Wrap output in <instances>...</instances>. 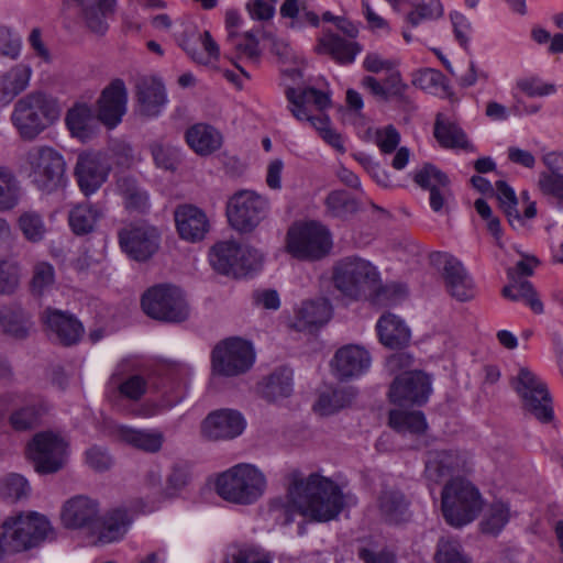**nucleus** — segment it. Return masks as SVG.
<instances>
[{
	"instance_id": "obj_10",
	"label": "nucleus",
	"mask_w": 563,
	"mask_h": 563,
	"mask_svg": "<svg viewBox=\"0 0 563 563\" xmlns=\"http://www.w3.org/2000/svg\"><path fill=\"white\" fill-rule=\"evenodd\" d=\"M512 386L519 395L522 408L542 423L554 418L552 397L547 384L528 367H520L512 379Z\"/></svg>"
},
{
	"instance_id": "obj_64",
	"label": "nucleus",
	"mask_w": 563,
	"mask_h": 563,
	"mask_svg": "<svg viewBox=\"0 0 563 563\" xmlns=\"http://www.w3.org/2000/svg\"><path fill=\"white\" fill-rule=\"evenodd\" d=\"M450 19L453 25L455 40L465 51H468L470 33L472 31L470 20L463 13L457 11L451 12Z\"/></svg>"
},
{
	"instance_id": "obj_35",
	"label": "nucleus",
	"mask_w": 563,
	"mask_h": 563,
	"mask_svg": "<svg viewBox=\"0 0 563 563\" xmlns=\"http://www.w3.org/2000/svg\"><path fill=\"white\" fill-rule=\"evenodd\" d=\"M507 276L509 284L503 288V296L512 301H523L536 313H541L543 311V306L537 298L532 284L526 278L515 276L512 271H507Z\"/></svg>"
},
{
	"instance_id": "obj_42",
	"label": "nucleus",
	"mask_w": 563,
	"mask_h": 563,
	"mask_svg": "<svg viewBox=\"0 0 563 563\" xmlns=\"http://www.w3.org/2000/svg\"><path fill=\"white\" fill-rule=\"evenodd\" d=\"M119 437L124 443L148 453L158 452L164 441V437L161 432L139 430L129 427L120 428Z\"/></svg>"
},
{
	"instance_id": "obj_44",
	"label": "nucleus",
	"mask_w": 563,
	"mask_h": 563,
	"mask_svg": "<svg viewBox=\"0 0 563 563\" xmlns=\"http://www.w3.org/2000/svg\"><path fill=\"white\" fill-rule=\"evenodd\" d=\"M46 411L42 401H33L13 410L9 416L10 427L18 432H24L37 427L41 417Z\"/></svg>"
},
{
	"instance_id": "obj_6",
	"label": "nucleus",
	"mask_w": 563,
	"mask_h": 563,
	"mask_svg": "<svg viewBox=\"0 0 563 563\" xmlns=\"http://www.w3.org/2000/svg\"><path fill=\"white\" fill-rule=\"evenodd\" d=\"M482 506L481 494L470 482L453 479L442 489V514L452 527L460 528L472 522L482 510Z\"/></svg>"
},
{
	"instance_id": "obj_49",
	"label": "nucleus",
	"mask_w": 563,
	"mask_h": 563,
	"mask_svg": "<svg viewBox=\"0 0 563 563\" xmlns=\"http://www.w3.org/2000/svg\"><path fill=\"white\" fill-rule=\"evenodd\" d=\"M190 479V471L186 464H174L166 478V486L161 492V499L178 497Z\"/></svg>"
},
{
	"instance_id": "obj_9",
	"label": "nucleus",
	"mask_w": 563,
	"mask_h": 563,
	"mask_svg": "<svg viewBox=\"0 0 563 563\" xmlns=\"http://www.w3.org/2000/svg\"><path fill=\"white\" fill-rule=\"evenodd\" d=\"M287 249L299 260L318 261L332 249V236L327 227L310 221L292 225L287 233Z\"/></svg>"
},
{
	"instance_id": "obj_21",
	"label": "nucleus",
	"mask_w": 563,
	"mask_h": 563,
	"mask_svg": "<svg viewBox=\"0 0 563 563\" xmlns=\"http://www.w3.org/2000/svg\"><path fill=\"white\" fill-rule=\"evenodd\" d=\"M110 167L96 154H80L75 166V177L85 196L95 194L107 180Z\"/></svg>"
},
{
	"instance_id": "obj_34",
	"label": "nucleus",
	"mask_w": 563,
	"mask_h": 563,
	"mask_svg": "<svg viewBox=\"0 0 563 563\" xmlns=\"http://www.w3.org/2000/svg\"><path fill=\"white\" fill-rule=\"evenodd\" d=\"M104 217L101 205L80 203L75 206L68 214V222L76 235H85L93 231L96 223Z\"/></svg>"
},
{
	"instance_id": "obj_32",
	"label": "nucleus",
	"mask_w": 563,
	"mask_h": 563,
	"mask_svg": "<svg viewBox=\"0 0 563 563\" xmlns=\"http://www.w3.org/2000/svg\"><path fill=\"white\" fill-rule=\"evenodd\" d=\"M382 517L389 523H400L409 519V501L398 489H384L378 498Z\"/></svg>"
},
{
	"instance_id": "obj_41",
	"label": "nucleus",
	"mask_w": 563,
	"mask_h": 563,
	"mask_svg": "<svg viewBox=\"0 0 563 563\" xmlns=\"http://www.w3.org/2000/svg\"><path fill=\"white\" fill-rule=\"evenodd\" d=\"M65 122L71 135L81 141H86L93 133L95 117L87 104L80 103L69 109Z\"/></svg>"
},
{
	"instance_id": "obj_17",
	"label": "nucleus",
	"mask_w": 563,
	"mask_h": 563,
	"mask_svg": "<svg viewBox=\"0 0 563 563\" xmlns=\"http://www.w3.org/2000/svg\"><path fill=\"white\" fill-rule=\"evenodd\" d=\"M126 100L128 92L123 80H112L98 100V120L109 129L115 128L126 112Z\"/></svg>"
},
{
	"instance_id": "obj_4",
	"label": "nucleus",
	"mask_w": 563,
	"mask_h": 563,
	"mask_svg": "<svg viewBox=\"0 0 563 563\" xmlns=\"http://www.w3.org/2000/svg\"><path fill=\"white\" fill-rule=\"evenodd\" d=\"M23 161L31 183L40 191L52 194L65 186L66 163L57 150L35 145L25 152Z\"/></svg>"
},
{
	"instance_id": "obj_27",
	"label": "nucleus",
	"mask_w": 563,
	"mask_h": 563,
	"mask_svg": "<svg viewBox=\"0 0 563 563\" xmlns=\"http://www.w3.org/2000/svg\"><path fill=\"white\" fill-rule=\"evenodd\" d=\"M379 341L389 349H402L410 341V330L397 316H382L376 324Z\"/></svg>"
},
{
	"instance_id": "obj_1",
	"label": "nucleus",
	"mask_w": 563,
	"mask_h": 563,
	"mask_svg": "<svg viewBox=\"0 0 563 563\" xmlns=\"http://www.w3.org/2000/svg\"><path fill=\"white\" fill-rule=\"evenodd\" d=\"M288 499L285 523L294 520L290 508L317 522L335 519L344 508V495L340 486L319 474H310L307 478L295 475L288 487Z\"/></svg>"
},
{
	"instance_id": "obj_16",
	"label": "nucleus",
	"mask_w": 563,
	"mask_h": 563,
	"mask_svg": "<svg viewBox=\"0 0 563 563\" xmlns=\"http://www.w3.org/2000/svg\"><path fill=\"white\" fill-rule=\"evenodd\" d=\"M368 351L356 344H346L334 353L330 361L331 373L340 382L358 378L371 366Z\"/></svg>"
},
{
	"instance_id": "obj_57",
	"label": "nucleus",
	"mask_w": 563,
	"mask_h": 563,
	"mask_svg": "<svg viewBox=\"0 0 563 563\" xmlns=\"http://www.w3.org/2000/svg\"><path fill=\"white\" fill-rule=\"evenodd\" d=\"M229 559L231 563H272L268 553L252 544L233 545Z\"/></svg>"
},
{
	"instance_id": "obj_58",
	"label": "nucleus",
	"mask_w": 563,
	"mask_h": 563,
	"mask_svg": "<svg viewBox=\"0 0 563 563\" xmlns=\"http://www.w3.org/2000/svg\"><path fill=\"white\" fill-rule=\"evenodd\" d=\"M405 296V289L399 285H377L367 292V297L373 305L384 307L395 305L401 297Z\"/></svg>"
},
{
	"instance_id": "obj_46",
	"label": "nucleus",
	"mask_w": 563,
	"mask_h": 563,
	"mask_svg": "<svg viewBox=\"0 0 563 563\" xmlns=\"http://www.w3.org/2000/svg\"><path fill=\"white\" fill-rule=\"evenodd\" d=\"M496 192L500 208L506 214L509 224L515 229L522 227L523 221L517 209L518 199L514 189L505 180H498L496 181Z\"/></svg>"
},
{
	"instance_id": "obj_31",
	"label": "nucleus",
	"mask_w": 563,
	"mask_h": 563,
	"mask_svg": "<svg viewBox=\"0 0 563 563\" xmlns=\"http://www.w3.org/2000/svg\"><path fill=\"white\" fill-rule=\"evenodd\" d=\"M0 325L5 334L23 340L32 328L31 316L19 305L3 306L0 308Z\"/></svg>"
},
{
	"instance_id": "obj_40",
	"label": "nucleus",
	"mask_w": 563,
	"mask_h": 563,
	"mask_svg": "<svg viewBox=\"0 0 563 563\" xmlns=\"http://www.w3.org/2000/svg\"><path fill=\"white\" fill-rule=\"evenodd\" d=\"M117 190L124 201V207L130 212L144 213L150 208L148 196L135 179L122 176L117 180Z\"/></svg>"
},
{
	"instance_id": "obj_26",
	"label": "nucleus",
	"mask_w": 563,
	"mask_h": 563,
	"mask_svg": "<svg viewBox=\"0 0 563 563\" xmlns=\"http://www.w3.org/2000/svg\"><path fill=\"white\" fill-rule=\"evenodd\" d=\"M262 398L269 402L287 398L292 393V371L282 366L264 377L257 385Z\"/></svg>"
},
{
	"instance_id": "obj_54",
	"label": "nucleus",
	"mask_w": 563,
	"mask_h": 563,
	"mask_svg": "<svg viewBox=\"0 0 563 563\" xmlns=\"http://www.w3.org/2000/svg\"><path fill=\"white\" fill-rule=\"evenodd\" d=\"M156 167L175 172L180 164V154L178 148L162 143H153L150 145Z\"/></svg>"
},
{
	"instance_id": "obj_50",
	"label": "nucleus",
	"mask_w": 563,
	"mask_h": 563,
	"mask_svg": "<svg viewBox=\"0 0 563 563\" xmlns=\"http://www.w3.org/2000/svg\"><path fill=\"white\" fill-rule=\"evenodd\" d=\"M413 181L422 189L431 191L433 187H449L451 181L445 173L437 166L426 163L415 172Z\"/></svg>"
},
{
	"instance_id": "obj_59",
	"label": "nucleus",
	"mask_w": 563,
	"mask_h": 563,
	"mask_svg": "<svg viewBox=\"0 0 563 563\" xmlns=\"http://www.w3.org/2000/svg\"><path fill=\"white\" fill-rule=\"evenodd\" d=\"M20 282V271L16 263L0 257V294L11 295Z\"/></svg>"
},
{
	"instance_id": "obj_3",
	"label": "nucleus",
	"mask_w": 563,
	"mask_h": 563,
	"mask_svg": "<svg viewBox=\"0 0 563 563\" xmlns=\"http://www.w3.org/2000/svg\"><path fill=\"white\" fill-rule=\"evenodd\" d=\"M266 479L251 464H238L221 473L216 481V492L225 501L251 505L264 494Z\"/></svg>"
},
{
	"instance_id": "obj_25",
	"label": "nucleus",
	"mask_w": 563,
	"mask_h": 563,
	"mask_svg": "<svg viewBox=\"0 0 563 563\" xmlns=\"http://www.w3.org/2000/svg\"><path fill=\"white\" fill-rule=\"evenodd\" d=\"M460 467V456L452 450H430L426 457V477L433 482L440 483L453 475Z\"/></svg>"
},
{
	"instance_id": "obj_51",
	"label": "nucleus",
	"mask_w": 563,
	"mask_h": 563,
	"mask_svg": "<svg viewBox=\"0 0 563 563\" xmlns=\"http://www.w3.org/2000/svg\"><path fill=\"white\" fill-rule=\"evenodd\" d=\"M236 262L234 277L241 278L258 271L262 267L263 255L254 247L239 244V256Z\"/></svg>"
},
{
	"instance_id": "obj_28",
	"label": "nucleus",
	"mask_w": 563,
	"mask_h": 563,
	"mask_svg": "<svg viewBox=\"0 0 563 563\" xmlns=\"http://www.w3.org/2000/svg\"><path fill=\"white\" fill-rule=\"evenodd\" d=\"M361 51L362 46L358 43L346 41L331 32L324 34L317 46L318 53L330 55L341 65L352 64Z\"/></svg>"
},
{
	"instance_id": "obj_56",
	"label": "nucleus",
	"mask_w": 563,
	"mask_h": 563,
	"mask_svg": "<svg viewBox=\"0 0 563 563\" xmlns=\"http://www.w3.org/2000/svg\"><path fill=\"white\" fill-rule=\"evenodd\" d=\"M55 283V271L52 264L40 262L34 265L31 280V291L33 295L42 296L49 290Z\"/></svg>"
},
{
	"instance_id": "obj_30",
	"label": "nucleus",
	"mask_w": 563,
	"mask_h": 563,
	"mask_svg": "<svg viewBox=\"0 0 563 563\" xmlns=\"http://www.w3.org/2000/svg\"><path fill=\"white\" fill-rule=\"evenodd\" d=\"M188 145L200 155H209L221 147L222 135L213 126L198 123L186 132Z\"/></svg>"
},
{
	"instance_id": "obj_14",
	"label": "nucleus",
	"mask_w": 563,
	"mask_h": 563,
	"mask_svg": "<svg viewBox=\"0 0 563 563\" xmlns=\"http://www.w3.org/2000/svg\"><path fill=\"white\" fill-rule=\"evenodd\" d=\"M121 250L133 261L146 262L158 251L161 234L148 224H129L118 232Z\"/></svg>"
},
{
	"instance_id": "obj_37",
	"label": "nucleus",
	"mask_w": 563,
	"mask_h": 563,
	"mask_svg": "<svg viewBox=\"0 0 563 563\" xmlns=\"http://www.w3.org/2000/svg\"><path fill=\"white\" fill-rule=\"evenodd\" d=\"M325 216L339 220H347L361 210V203L346 190L330 191L324 198Z\"/></svg>"
},
{
	"instance_id": "obj_8",
	"label": "nucleus",
	"mask_w": 563,
	"mask_h": 563,
	"mask_svg": "<svg viewBox=\"0 0 563 563\" xmlns=\"http://www.w3.org/2000/svg\"><path fill=\"white\" fill-rule=\"evenodd\" d=\"M378 280L376 267L360 257H345L333 268L334 287L354 300L367 297V292L378 284Z\"/></svg>"
},
{
	"instance_id": "obj_24",
	"label": "nucleus",
	"mask_w": 563,
	"mask_h": 563,
	"mask_svg": "<svg viewBox=\"0 0 563 563\" xmlns=\"http://www.w3.org/2000/svg\"><path fill=\"white\" fill-rule=\"evenodd\" d=\"M332 317V307L328 299L307 300L295 314L292 328L297 331L313 332L324 325Z\"/></svg>"
},
{
	"instance_id": "obj_55",
	"label": "nucleus",
	"mask_w": 563,
	"mask_h": 563,
	"mask_svg": "<svg viewBox=\"0 0 563 563\" xmlns=\"http://www.w3.org/2000/svg\"><path fill=\"white\" fill-rule=\"evenodd\" d=\"M437 563H471L457 540L442 538L438 542Z\"/></svg>"
},
{
	"instance_id": "obj_15",
	"label": "nucleus",
	"mask_w": 563,
	"mask_h": 563,
	"mask_svg": "<svg viewBox=\"0 0 563 563\" xmlns=\"http://www.w3.org/2000/svg\"><path fill=\"white\" fill-rule=\"evenodd\" d=\"M431 394V379L421 372H404L395 377L389 388L390 402L405 406H422Z\"/></svg>"
},
{
	"instance_id": "obj_19",
	"label": "nucleus",
	"mask_w": 563,
	"mask_h": 563,
	"mask_svg": "<svg viewBox=\"0 0 563 563\" xmlns=\"http://www.w3.org/2000/svg\"><path fill=\"white\" fill-rule=\"evenodd\" d=\"M42 319L51 335L65 346L77 344L85 332L81 322L67 311L46 308Z\"/></svg>"
},
{
	"instance_id": "obj_2",
	"label": "nucleus",
	"mask_w": 563,
	"mask_h": 563,
	"mask_svg": "<svg viewBox=\"0 0 563 563\" xmlns=\"http://www.w3.org/2000/svg\"><path fill=\"white\" fill-rule=\"evenodd\" d=\"M59 115L60 108L55 98L42 91H32L14 103L10 119L22 140L33 141Z\"/></svg>"
},
{
	"instance_id": "obj_53",
	"label": "nucleus",
	"mask_w": 563,
	"mask_h": 563,
	"mask_svg": "<svg viewBox=\"0 0 563 563\" xmlns=\"http://www.w3.org/2000/svg\"><path fill=\"white\" fill-rule=\"evenodd\" d=\"M509 520V508L501 501L492 504L487 516L482 521V531L484 533L497 536Z\"/></svg>"
},
{
	"instance_id": "obj_36",
	"label": "nucleus",
	"mask_w": 563,
	"mask_h": 563,
	"mask_svg": "<svg viewBox=\"0 0 563 563\" xmlns=\"http://www.w3.org/2000/svg\"><path fill=\"white\" fill-rule=\"evenodd\" d=\"M388 424L393 430L404 435H420L428 428L423 412L418 410L391 409L388 413Z\"/></svg>"
},
{
	"instance_id": "obj_13",
	"label": "nucleus",
	"mask_w": 563,
	"mask_h": 563,
	"mask_svg": "<svg viewBox=\"0 0 563 563\" xmlns=\"http://www.w3.org/2000/svg\"><path fill=\"white\" fill-rule=\"evenodd\" d=\"M68 443L52 431L36 433L27 445V455L40 474L60 471L67 461Z\"/></svg>"
},
{
	"instance_id": "obj_11",
	"label": "nucleus",
	"mask_w": 563,
	"mask_h": 563,
	"mask_svg": "<svg viewBox=\"0 0 563 563\" xmlns=\"http://www.w3.org/2000/svg\"><path fill=\"white\" fill-rule=\"evenodd\" d=\"M255 360L250 342L241 338H229L219 342L211 353L212 374L233 377L247 372Z\"/></svg>"
},
{
	"instance_id": "obj_61",
	"label": "nucleus",
	"mask_w": 563,
	"mask_h": 563,
	"mask_svg": "<svg viewBox=\"0 0 563 563\" xmlns=\"http://www.w3.org/2000/svg\"><path fill=\"white\" fill-rule=\"evenodd\" d=\"M517 87L530 98L544 97L556 92L554 84L544 82L541 78L534 76L520 79Z\"/></svg>"
},
{
	"instance_id": "obj_39",
	"label": "nucleus",
	"mask_w": 563,
	"mask_h": 563,
	"mask_svg": "<svg viewBox=\"0 0 563 563\" xmlns=\"http://www.w3.org/2000/svg\"><path fill=\"white\" fill-rule=\"evenodd\" d=\"M434 137L441 146L448 148H463L473 151V145L466 139V134L455 123L443 119L442 114L437 115L434 123Z\"/></svg>"
},
{
	"instance_id": "obj_38",
	"label": "nucleus",
	"mask_w": 563,
	"mask_h": 563,
	"mask_svg": "<svg viewBox=\"0 0 563 563\" xmlns=\"http://www.w3.org/2000/svg\"><path fill=\"white\" fill-rule=\"evenodd\" d=\"M132 522L126 509L115 508L107 512L98 536L100 543H111L120 540Z\"/></svg>"
},
{
	"instance_id": "obj_60",
	"label": "nucleus",
	"mask_w": 563,
	"mask_h": 563,
	"mask_svg": "<svg viewBox=\"0 0 563 563\" xmlns=\"http://www.w3.org/2000/svg\"><path fill=\"white\" fill-rule=\"evenodd\" d=\"M538 186L544 196L554 199L556 206L563 208V174L556 176L540 174Z\"/></svg>"
},
{
	"instance_id": "obj_20",
	"label": "nucleus",
	"mask_w": 563,
	"mask_h": 563,
	"mask_svg": "<svg viewBox=\"0 0 563 563\" xmlns=\"http://www.w3.org/2000/svg\"><path fill=\"white\" fill-rule=\"evenodd\" d=\"M245 420L235 410L221 409L208 415L201 426L202 434L210 440H228L240 435Z\"/></svg>"
},
{
	"instance_id": "obj_5",
	"label": "nucleus",
	"mask_w": 563,
	"mask_h": 563,
	"mask_svg": "<svg viewBox=\"0 0 563 563\" xmlns=\"http://www.w3.org/2000/svg\"><path fill=\"white\" fill-rule=\"evenodd\" d=\"M1 528V547L3 552L10 553L36 547L52 533L49 521L37 512L10 516L2 522Z\"/></svg>"
},
{
	"instance_id": "obj_23",
	"label": "nucleus",
	"mask_w": 563,
	"mask_h": 563,
	"mask_svg": "<svg viewBox=\"0 0 563 563\" xmlns=\"http://www.w3.org/2000/svg\"><path fill=\"white\" fill-rule=\"evenodd\" d=\"M443 278L448 291L459 301L474 297V283L463 264L452 255L444 254Z\"/></svg>"
},
{
	"instance_id": "obj_29",
	"label": "nucleus",
	"mask_w": 563,
	"mask_h": 563,
	"mask_svg": "<svg viewBox=\"0 0 563 563\" xmlns=\"http://www.w3.org/2000/svg\"><path fill=\"white\" fill-rule=\"evenodd\" d=\"M31 68L18 64L0 77V107L9 104L19 93L26 89Z\"/></svg>"
},
{
	"instance_id": "obj_63",
	"label": "nucleus",
	"mask_w": 563,
	"mask_h": 563,
	"mask_svg": "<svg viewBox=\"0 0 563 563\" xmlns=\"http://www.w3.org/2000/svg\"><path fill=\"white\" fill-rule=\"evenodd\" d=\"M118 388L123 397L136 401L146 393L147 382L141 375H132L121 382Z\"/></svg>"
},
{
	"instance_id": "obj_18",
	"label": "nucleus",
	"mask_w": 563,
	"mask_h": 563,
	"mask_svg": "<svg viewBox=\"0 0 563 563\" xmlns=\"http://www.w3.org/2000/svg\"><path fill=\"white\" fill-rule=\"evenodd\" d=\"M174 219L180 239L190 243L202 241L210 229L206 212L194 205L177 206L174 211Z\"/></svg>"
},
{
	"instance_id": "obj_22",
	"label": "nucleus",
	"mask_w": 563,
	"mask_h": 563,
	"mask_svg": "<svg viewBox=\"0 0 563 563\" xmlns=\"http://www.w3.org/2000/svg\"><path fill=\"white\" fill-rule=\"evenodd\" d=\"M98 503L79 495L65 503L60 519L67 529H92L98 522Z\"/></svg>"
},
{
	"instance_id": "obj_7",
	"label": "nucleus",
	"mask_w": 563,
	"mask_h": 563,
	"mask_svg": "<svg viewBox=\"0 0 563 563\" xmlns=\"http://www.w3.org/2000/svg\"><path fill=\"white\" fill-rule=\"evenodd\" d=\"M141 306L146 316L163 322L179 323L189 317L184 292L169 284L150 287L141 298Z\"/></svg>"
},
{
	"instance_id": "obj_52",
	"label": "nucleus",
	"mask_w": 563,
	"mask_h": 563,
	"mask_svg": "<svg viewBox=\"0 0 563 563\" xmlns=\"http://www.w3.org/2000/svg\"><path fill=\"white\" fill-rule=\"evenodd\" d=\"M31 492L27 479L20 474H9L0 482V494L3 498L18 501L26 498Z\"/></svg>"
},
{
	"instance_id": "obj_62",
	"label": "nucleus",
	"mask_w": 563,
	"mask_h": 563,
	"mask_svg": "<svg viewBox=\"0 0 563 563\" xmlns=\"http://www.w3.org/2000/svg\"><path fill=\"white\" fill-rule=\"evenodd\" d=\"M407 89L408 86L402 81L400 73L394 68L389 70V74L384 79L386 101H389L390 99H397L400 102H408V97L405 93Z\"/></svg>"
},
{
	"instance_id": "obj_12",
	"label": "nucleus",
	"mask_w": 563,
	"mask_h": 563,
	"mask_svg": "<svg viewBox=\"0 0 563 563\" xmlns=\"http://www.w3.org/2000/svg\"><path fill=\"white\" fill-rule=\"evenodd\" d=\"M269 201L253 190H240L228 201L227 217L230 225L241 232H252L267 216Z\"/></svg>"
},
{
	"instance_id": "obj_33",
	"label": "nucleus",
	"mask_w": 563,
	"mask_h": 563,
	"mask_svg": "<svg viewBox=\"0 0 563 563\" xmlns=\"http://www.w3.org/2000/svg\"><path fill=\"white\" fill-rule=\"evenodd\" d=\"M137 101L145 115H157L166 101L165 88L155 79H141L137 82Z\"/></svg>"
},
{
	"instance_id": "obj_45",
	"label": "nucleus",
	"mask_w": 563,
	"mask_h": 563,
	"mask_svg": "<svg viewBox=\"0 0 563 563\" xmlns=\"http://www.w3.org/2000/svg\"><path fill=\"white\" fill-rule=\"evenodd\" d=\"M356 397V390L352 387L335 389L330 394L319 396L314 410L322 416L332 415L349 407Z\"/></svg>"
},
{
	"instance_id": "obj_43",
	"label": "nucleus",
	"mask_w": 563,
	"mask_h": 563,
	"mask_svg": "<svg viewBox=\"0 0 563 563\" xmlns=\"http://www.w3.org/2000/svg\"><path fill=\"white\" fill-rule=\"evenodd\" d=\"M238 256L239 244L233 241L217 243L209 254L210 264L218 273L233 277Z\"/></svg>"
},
{
	"instance_id": "obj_48",
	"label": "nucleus",
	"mask_w": 563,
	"mask_h": 563,
	"mask_svg": "<svg viewBox=\"0 0 563 563\" xmlns=\"http://www.w3.org/2000/svg\"><path fill=\"white\" fill-rule=\"evenodd\" d=\"M19 189L13 172L0 166V211L11 210L18 205Z\"/></svg>"
},
{
	"instance_id": "obj_47",
	"label": "nucleus",
	"mask_w": 563,
	"mask_h": 563,
	"mask_svg": "<svg viewBox=\"0 0 563 563\" xmlns=\"http://www.w3.org/2000/svg\"><path fill=\"white\" fill-rule=\"evenodd\" d=\"M16 223L26 241L38 243L44 240L46 227L42 214L38 212L33 210L23 211Z\"/></svg>"
}]
</instances>
